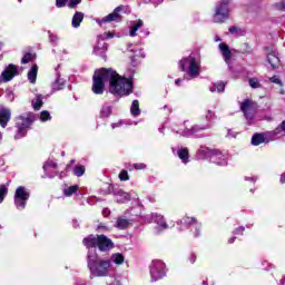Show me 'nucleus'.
I'll list each match as a JSON object with an SVG mask.
<instances>
[{
	"instance_id": "nucleus-5",
	"label": "nucleus",
	"mask_w": 285,
	"mask_h": 285,
	"mask_svg": "<svg viewBox=\"0 0 285 285\" xmlns=\"http://www.w3.org/2000/svg\"><path fill=\"white\" fill-rule=\"evenodd\" d=\"M35 122V114L29 112L26 115H20L16 119V128H18V132L14 136V139H22V137H26V134L28 132V128L32 126Z\"/></svg>"
},
{
	"instance_id": "nucleus-16",
	"label": "nucleus",
	"mask_w": 285,
	"mask_h": 285,
	"mask_svg": "<svg viewBox=\"0 0 285 285\" xmlns=\"http://www.w3.org/2000/svg\"><path fill=\"white\" fill-rule=\"evenodd\" d=\"M154 224H157L156 227V235H159V233H164V230H168L170 226H168V223H166V218L159 214H155L154 216Z\"/></svg>"
},
{
	"instance_id": "nucleus-51",
	"label": "nucleus",
	"mask_w": 285,
	"mask_h": 285,
	"mask_svg": "<svg viewBox=\"0 0 285 285\" xmlns=\"http://www.w3.org/2000/svg\"><path fill=\"white\" fill-rule=\"evenodd\" d=\"M97 230H98V233H108V230H110V228L104 224H100V225H98Z\"/></svg>"
},
{
	"instance_id": "nucleus-4",
	"label": "nucleus",
	"mask_w": 285,
	"mask_h": 285,
	"mask_svg": "<svg viewBox=\"0 0 285 285\" xmlns=\"http://www.w3.org/2000/svg\"><path fill=\"white\" fill-rule=\"evenodd\" d=\"M210 125H194L191 128H186V121L180 124L179 127L173 126V132L176 135H180V137H194L195 139H204V137H208L204 134V130H208Z\"/></svg>"
},
{
	"instance_id": "nucleus-42",
	"label": "nucleus",
	"mask_w": 285,
	"mask_h": 285,
	"mask_svg": "<svg viewBox=\"0 0 285 285\" xmlns=\"http://www.w3.org/2000/svg\"><path fill=\"white\" fill-rule=\"evenodd\" d=\"M155 215L156 214H148V215L141 216V219L145 224H153V222H155Z\"/></svg>"
},
{
	"instance_id": "nucleus-60",
	"label": "nucleus",
	"mask_w": 285,
	"mask_h": 285,
	"mask_svg": "<svg viewBox=\"0 0 285 285\" xmlns=\"http://www.w3.org/2000/svg\"><path fill=\"white\" fill-rule=\"evenodd\" d=\"M121 126V121L112 122L111 128L115 130V128H119Z\"/></svg>"
},
{
	"instance_id": "nucleus-56",
	"label": "nucleus",
	"mask_w": 285,
	"mask_h": 285,
	"mask_svg": "<svg viewBox=\"0 0 285 285\" xmlns=\"http://www.w3.org/2000/svg\"><path fill=\"white\" fill-rule=\"evenodd\" d=\"M269 80L272 81V83H277L278 86H282V80L277 78V76L269 78Z\"/></svg>"
},
{
	"instance_id": "nucleus-64",
	"label": "nucleus",
	"mask_w": 285,
	"mask_h": 285,
	"mask_svg": "<svg viewBox=\"0 0 285 285\" xmlns=\"http://www.w3.org/2000/svg\"><path fill=\"white\" fill-rule=\"evenodd\" d=\"M236 239H237L236 237L229 238V239H228V244H235V240H236Z\"/></svg>"
},
{
	"instance_id": "nucleus-46",
	"label": "nucleus",
	"mask_w": 285,
	"mask_h": 285,
	"mask_svg": "<svg viewBox=\"0 0 285 285\" xmlns=\"http://www.w3.org/2000/svg\"><path fill=\"white\" fill-rule=\"evenodd\" d=\"M33 57L35 56L30 52L26 53L21 59V63H30V61H32Z\"/></svg>"
},
{
	"instance_id": "nucleus-50",
	"label": "nucleus",
	"mask_w": 285,
	"mask_h": 285,
	"mask_svg": "<svg viewBox=\"0 0 285 285\" xmlns=\"http://www.w3.org/2000/svg\"><path fill=\"white\" fill-rule=\"evenodd\" d=\"M50 43H57L59 41V37L55 36L52 31H48Z\"/></svg>"
},
{
	"instance_id": "nucleus-57",
	"label": "nucleus",
	"mask_w": 285,
	"mask_h": 285,
	"mask_svg": "<svg viewBox=\"0 0 285 285\" xmlns=\"http://www.w3.org/2000/svg\"><path fill=\"white\" fill-rule=\"evenodd\" d=\"M7 99L9 101H14V92H12V90L7 91Z\"/></svg>"
},
{
	"instance_id": "nucleus-3",
	"label": "nucleus",
	"mask_w": 285,
	"mask_h": 285,
	"mask_svg": "<svg viewBox=\"0 0 285 285\" xmlns=\"http://www.w3.org/2000/svg\"><path fill=\"white\" fill-rule=\"evenodd\" d=\"M179 69L187 75V79H197L202 72V56L191 53L183 58Z\"/></svg>"
},
{
	"instance_id": "nucleus-11",
	"label": "nucleus",
	"mask_w": 285,
	"mask_h": 285,
	"mask_svg": "<svg viewBox=\"0 0 285 285\" xmlns=\"http://www.w3.org/2000/svg\"><path fill=\"white\" fill-rule=\"evenodd\" d=\"M209 161L216 166H226L228 164V153L219 149H213Z\"/></svg>"
},
{
	"instance_id": "nucleus-30",
	"label": "nucleus",
	"mask_w": 285,
	"mask_h": 285,
	"mask_svg": "<svg viewBox=\"0 0 285 285\" xmlns=\"http://www.w3.org/2000/svg\"><path fill=\"white\" fill-rule=\"evenodd\" d=\"M267 61L272 66V68L275 70L279 66V57H277V52L272 51L267 55Z\"/></svg>"
},
{
	"instance_id": "nucleus-34",
	"label": "nucleus",
	"mask_w": 285,
	"mask_h": 285,
	"mask_svg": "<svg viewBox=\"0 0 285 285\" xmlns=\"http://www.w3.org/2000/svg\"><path fill=\"white\" fill-rule=\"evenodd\" d=\"M205 119L207 122L196 124V126H208L209 125V128L207 130H210V128H213V119H215V112H213V110H207V114L205 115Z\"/></svg>"
},
{
	"instance_id": "nucleus-29",
	"label": "nucleus",
	"mask_w": 285,
	"mask_h": 285,
	"mask_svg": "<svg viewBox=\"0 0 285 285\" xmlns=\"http://www.w3.org/2000/svg\"><path fill=\"white\" fill-rule=\"evenodd\" d=\"M112 115V105L105 102L100 108V118L108 119Z\"/></svg>"
},
{
	"instance_id": "nucleus-12",
	"label": "nucleus",
	"mask_w": 285,
	"mask_h": 285,
	"mask_svg": "<svg viewBox=\"0 0 285 285\" xmlns=\"http://www.w3.org/2000/svg\"><path fill=\"white\" fill-rule=\"evenodd\" d=\"M240 110L244 114V117L247 119L248 124L255 119V105L249 99H246L240 104Z\"/></svg>"
},
{
	"instance_id": "nucleus-63",
	"label": "nucleus",
	"mask_w": 285,
	"mask_h": 285,
	"mask_svg": "<svg viewBox=\"0 0 285 285\" xmlns=\"http://www.w3.org/2000/svg\"><path fill=\"white\" fill-rule=\"evenodd\" d=\"M181 81H184V79H180V78L176 79L175 81L176 86H181Z\"/></svg>"
},
{
	"instance_id": "nucleus-40",
	"label": "nucleus",
	"mask_w": 285,
	"mask_h": 285,
	"mask_svg": "<svg viewBox=\"0 0 285 285\" xmlns=\"http://www.w3.org/2000/svg\"><path fill=\"white\" fill-rule=\"evenodd\" d=\"M85 173L86 167L83 165H77L73 167V175H76V177H83Z\"/></svg>"
},
{
	"instance_id": "nucleus-53",
	"label": "nucleus",
	"mask_w": 285,
	"mask_h": 285,
	"mask_svg": "<svg viewBox=\"0 0 285 285\" xmlns=\"http://www.w3.org/2000/svg\"><path fill=\"white\" fill-rule=\"evenodd\" d=\"M245 181H250L252 184H256L258 177L257 176H245Z\"/></svg>"
},
{
	"instance_id": "nucleus-13",
	"label": "nucleus",
	"mask_w": 285,
	"mask_h": 285,
	"mask_svg": "<svg viewBox=\"0 0 285 285\" xmlns=\"http://www.w3.org/2000/svg\"><path fill=\"white\" fill-rule=\"evenodd\" d=\"M110 193H112V195H115L118 204H126V202H130L129 193H126L122 189H115V187H112V185L107 186V195H110Z\"/></svg>"
},
{
	"instance_id": "nucleus-38",
	"label": "nucleus",
	"mask_w": 285,
	"mask_h": 285,
	"mask_svg": "<svg viewBox=\"0 0 285 285\" xmlns=\"http://www.w3.org/2000/svg\"><path fill=\"white\" fill-rule=\"evenodd\" d=\"M210 92H224L226 90V85L224 82H215L209 87Z\"/></svg>"
},
{
	"instance_id": "nucleus-1",
	"label": "nucleus",
	"mask_w": 285,
	"mask_h": 285,
	"mask_svg": "<svg viewBox=\"0 0 285 285\" xmlns=\"http://www.w3.org/2000/svg\"><path fill=\"white\" fill-rule=\"evenodd\" d=\"M106 83H109L111 95L122 97V95L132 92V76L121 77L112 68H101L95 71L91 87L94 95H101L106 90Z\"/></svg>"
},
{
	"instance_id": "nucleus-17",
	"label": "nucleus",
	"mask_w": 285,
	"mask_h": 285,
	"mask_svg": "<svg viewBox=\"0 0 285 285\" xmlns=\"http://www.w3.org/2000/svg\"><path fill=\"white\" fill-rule=\"evenodd\" d=\"M83 246L89 250H97L98 248V235H89L82 240Z\"/></svg>"
},
{
	"instance_id": "nucleus-43",
	"label": "nucleus",
	"mask_w": 285,
	"mask_h": 285,
	"mask_svg": "<svg viewBox=\"0 0 285 285\" xmlns=\"http://www.w3.org/2000/svg\"><path fill=\"white\" fill-rule=\"evenodd\" d=\"M132 168H135V170H146L147 165L144 163H136L131 165V168H129V170H132Z\"/></svg>"
},
{
	"instance_id": "nucleus-24",
	"label": "nucleus",
	"mask_w": 285,
	"mask_h": 285,
	"mask_svg": "<svg viewBox=\"0 0 285 285\" xmlns=\"http://www.w3.org/2000/svg\"><path fill=\"white\" fill-rule=\"evenodd\" d=\"M212 155H213V149L206 146H200L196 153L197 159H208V161H210Z\"/></svg>"
},
{
	"instance_id": "nucleus-28",
	"label": "nucleus",
	"mask_w": 285,
	"mask_h": 285,
	"mask_svg": "<svg viewBox=\"0 0 285 285\" xmlns=\"http://www.w3.org/2000/svg\"><path fill=\"white\" fill-rule=\"evenodd\" d=\"M51 88H52L53 92L63 90V88H66V80L63 78H61V75H59V72L57 73V78L52 82Z\"/></svg>"
},
{
	"instance_id": "nucleus-49",
	"label": "nucleus",
	"mask_w": 285,
	"mask_h": 285,
	"mask_svg": "<svg viewBox=\"0 0 285 285\" xmlns=\"http://www.w3.org/2000/svg\"><path fill=\"white\" fill-rule=\"evenodd\" d=\"M244 230H246V227L239 226L233 230V235H244Z\"/></svg>"
},
{
	"instance_id": "nucleus-58",
	"label": "nucleus",
	"mask_w": 285,
	"mask_h": 285,
	"mask_svg": "<svg viewBox=\"0 0 285 285\" xmlns=\"http://www.w3.org/2000/svg\"><path fill=\"white\" fill-rule=\"evenodd\" d=\"M73 285H86V281H83L81 278H76Z\"/></svg>"
},
{
	"instance_id": "nucleus-33",
	"label": "nucleus",
	"mask_w": 285,
	"mask_h": 285,
	"mask_svg": "<svg viewBox=\"0 0 285 285\" xmlns=\"http://www.w3.org/2000/svg\"><path fill=\"white\" fill-rule=\"evenodd\" d=\"M110 261V264H117L118 266H121V264H124L125 262V257H124V254L121 253H116V254H112L110 256V258H108Z\"/></svg>"
},
{
	"instance_id": "nucleus-32",
	"label": "nucleus",
	"mask_w": 285,
	"mask_h": 285,
	"mask_svg": "<svg viewBox=\"0 0 285 285\" xmlns=\"http://www.w3.org/2000/svg\"><path fill=\"white\" fill-rule=\"evenodd\" d=\"M144 26V20L134 21L129 29V37H137V31Z\"/></svg>"
},
{
	"instance_id": "nucleus-22",
	"label": "nucleus",
	"mask_w": 285,
	"mask_h": 285,
	"mask_svg": "<svg viewBox=\"0 0 285 285\" xmlns=\"http://www.w3.org/2000/svg\"><path fill=\"white\" fill-rule=\"evenodd\" d=\"M62 195L65 197H72V195H81V191L79 190V185H63L62 186Z\"/></svg>"
},
{
	"instance_id": "nucleus-6",
	"label": "nucleus",
	"mask_w": 285,
	"mask_h": 285,
	"mask_svg": "<svg viewBox=\"0 0 285 285\" xmlns=\"http://www.w3.org/2000/svg\"><path fill=\"white\" fill-rule=\"evenodd\" d=\"M230 0H222L215 6L214 22L224 23L230 17Z\"/></svg>"
},
{
	"instance_id": "nucleus-36",
	"label": "nucleus",
	"mask_w": 285,
	"mask_h": 285,
	"mask_svg": "<svg viewBox=\"0 0 285 285\" xmlns=\"http://www.w3.org/2000/svg\"><path fill=\"white\" fill-rule=\"evenodd\" d=\"M42 106H43V96L36 95V98L32 100L33 110H41Z\"/></svg>"
},
{
	"instance_id": "nucleus-44",
	"label": "nucleus",
	"mask_w": 285,
	"mask_h": 285,
	"mask_svg": "<svg viewBox=\"0 0 285 285\" xmlns=\"http://www.w3.org/2000/svg\"><path fill=\"white\" fill-rule=\"evenodd\" d=\"M249 86L250 88H262V83H259V79L257 78H250Z\"/></svg>"
},
{
	"instance_id": "nucleus-54",
	"label": "nucleus",
	"mask_w": 285,
	"mask_h": 285,
	"mask_svg": "<svg viewBox=\"0 0 285 285\" xmlns=\"http://www.w3.org/2000/svg\"><path fill=\"white\" fill-rule=\"evenodd\" d=\"M66 3H68V0H56V7L58 8H66Z\"/></svg>"
},
{
	"instance_id": "nucleus-61",
	"label": "nucleus",
	"mask_w": 285,
	"mask_h": 285,
	"mask_svg": "<svg viewBox=\"0 0 285 285\" xmlns=\"http://www.w3.org/2000/svg\"><path fill=\"white\" fill-rule=\"evenodd\" d=\"M239 29L237 27H230L229 32L230 35H235Z\"/></svg>"
},
{
	"instance_id": "nucleus-15",
	"label": "nucleus",
	"mask_w": 285,
	"mask_h": 285,
	"mask_svg": "<svg viewBox=\"0 0 285 285\" xmlns=\"http://www.w3.org/2000/svg\"><path fill=\"white\" fill-rule=\"evenodd\" d=\"M111 248H115V243H112V239L108 238L104 234L98 235V249L101 253H108V250H111Z\"/></svg>"
},
{
	"instance_id": "nucleus-45",
	"label": "nucleus",
	"mask_w": 285,
	"mask_h": 285,
	"mask_svg": "<svg viewBox=\"0 0 285 285\" xmlns=\"http://www.w3.org/2000/svg\"><path fill=\"white\" fill-rule=\"evenodd\" d=\"M120 181H128L130 179V176L128 175V170L124 169L119 174Z\"/></svg>"
},
{
	"instance_id": "nucleus-18",
	"label": "nucleus",
	"mask_w": 285,
	"mask_h": 285,
	"mask_svg": "<svg viewBox=\"0 0 285 285\" xmlns=\"http://www.w3.org/2000/svg\"><path fill=\"white\" fill-rule=\"evenodd\" d=\"M12 117V111L9 108L0 107V126L1 128H6L8 126V121Z\"/></svg>"
},
{
	"instance_id": "nucleus-55",
	"label": "nucleus",
	"mask_w": 285,
	"mask_h": 285,
	"mask_svg": "<svg viewBox=\"0 0 285 285\" xmlns=\"http://www.w3.org/2000/svg\"><path fill=\"white\" fill-rule=\"evenodd\" d=\"M188 262L190 264H195V262H197V255H195V253H191L188 257Z\"/></svg>"
},
{
	"instance_id": "nucleus-52",
	"label": "nucleus",
	"mask_w": 285,
	"mask_h": 285,
	"mask_svg": "<svg viewBox=\"0 0 285 285\" xmlns=\"http://www.w3.org/2000/svg\"><path fill=\"white\" fill-rule=\"evenodd\" d=\"M79 3H81V0H70L68 3L69 8H77V6H79Z\"/></svg>"
},
{
	"instance_id": "nucleus-2",
	"label": "nucleus",
	"mask_w": 285,
	"mask_h": 285,
	"mask_svg": "<svg viewBox=\"0 0 285 285\" xmlns=\"http://www.w3.org/2000/svg\"><path fill=\"white\" fill-rule=\"evenodd\" d=\"M87 267L90 279H95V277H110L112 273L110 259L99 257L95 249H89L87 253Z\"/></svg>"
},
{
	"instance_id": "nucleus-26",
	"label": "nucleus",
	"mask_w": 285,
	"mask_h": 285,
	"mask_svg": "<svg viewBox=\"0 0 285 285\" xmlns=\"http://www.w3.org/2000/svg\"><path fill=\"white\" fill-rule=\"evenodd\" d=\"M108 50V45L106 42H98V45L94 48L95 55L100 57L106 61V52Z\"/></svg>"
},
{
	"instance_id": "nucleus-39",
	"label": "nucleus",
	"mask_w": 285,
	"mask_h": 285,
	"mask_svg": "<svg viewBox=\"0 0 285 285\" xmlns=\"http://www.w3.org/2000/svg\"><path fill=\"white\" fill-rule=\"evenodd\" d=\"M39 119L42 124H46V121L52 120V116L50 115V111L43 110L40 112Z\"/></svg>"
},
{
	"instance_id": "nucleus-62",
	"label": "nucleus",
	"mask_w": 285,
	"mask_h": 285,
	"mask_svg": "<svg viewBox=\"0 0 285 285\" xmlns=\"http://www.w3.org/2000/svg\"><path fill=\"white\" fill-rule=\"evenodd\" d=\"M279 184H285V173L281 175Z\"/></svg>"
},
{
	"instance_id": "nucleus-19",
	"label": "nucleus",
	"mask_w": 285,
	"mask_h": 285,
	"mask_svg": "<svg viewBox=\"0 0 285 285\" xmlns=\"http://www.w3.org/2000/svg\"><path fill=\"white\" fill-rule=\"evenodd\" d=\"M268 135L265 132H256L252 136V146H262V144H268Z\"/></svg>"
},
{
	"instance_id": "nucleus-23",
	"label": "nucleus",
	"mask_w": 285,
	"mask_h": 285,
	"mask_svg": "<svg viewBox=\"0 0 285 285\" xmlns=\"http://www.w3.org/2000/svg\"><path fill=\"white\" fill-rule=\"evenodd\" d=\"M132 222H137V219H134V218L128 219L124 216H120L116 220V228H118V230H126V228H128V226H130Z\"/></svg>"
},
{
	"instance_id": "nucleus-9",
	"label": "nucleus",
	"mask_w": 285,
	"mask_h": 285,
	"mask_svg": "<svg viewBox=\"0 0 285 285\" xmlns=\"http://www.w3.org/2000/svg\"><path fill=\"white\" fill-rule=\"evenodd\" d=\"M121 12H126V6L124 4L118 6L111 13L101 19L96 18L95 21L98 26H101L102 23H111V21H121Z\"/></svg>"
},
{
	"instance_id": "nucleus-25",
	"label": "nucleus",
	"mask_w": 285,
	"mask_h": 285,
	"mask_svg": "<svg viewBox=\"0 0 285 285\" xmlns=\"http://www.w3.org/2000/svg\"><path fill=\"white\" fill-rule=\"evenodd\" d=\"M218 48L222 52V56L225 62L230 63V59H233V52L230 51V48L228 47V45L222 42L219 43Z\"/></svg>"
},
{
	"instance_id": "nucleus-8",
	"label": "nucleus",
	"mask_w": 285,
	"mask_h": 285,
	"mask_svg": "<svg viewBox=\"0 0 285 285\" xmlns=\"http://www.w3.org/2000/svg\"><path fill=\"white\" fill-rule=\"evenodd\" d=\"M28 199H30V189L19 186L14 193V206L18 210H24L28 205Z\"/></svg>"
},
{
	"instance_id": "nucleus-31",
	"label": "nucleus",
	"mask_w": 285,
	"mask_h": 285,
	"mask_svg": "<svg viewBox=\"0 0 285 285\" xmlns=\"http://www.w3.org/2000/svg\"><path fill=\"white\" fill-rule=\"evenodd\" d=\"M83 21V12L77 11L71 20L72 28H79L81 26V22Z\"/></svg>"
},
{
	"instance_id": "nucleus-41",
	"label": "nucleus",
	"mask_w": 285,
	"mask_h": 285,
	"mask_svg": "<svg viewBox=\"0 0 285 285\" xmlns=\"http://www.w3.org/2000/svg\"><path fill=\"white\" fill-rule=\"evenodd\" d=\"M6 195H8V187L6 185H0V204H3Z\"/></svg>"
},
{
	"instance_id": "nucleus-47",
	"label": "nucleus",
	"mask_w": 285,
	"mask_h": 285,
	"mask_svg": "<svg viewBox=\"0 0 285 285\" xmlns=\"http://www.w3.org/2000/svg\"><path fill=\"white\" fill-rule=\"evenodd\" d=\"M112 37H115L112 32H105L104 35L98 36V39H100L101 41H106V39H112Z\"/></svg>"
},
{
	"instance_id": "nucleus-14",
	"label": "nucleus",
	"mask_w": 285,
	"mask_h": 285,
	"mask_svg": "<svg viewBox=\"0 0 285 285\" xmlns=\"http://www.w3.org/2000/svg\"><path fill=\"white\" fill-rule=\"evenodd\" d=\"M19 75V68L14 65H9L1 73L0 76V83L3 81L4 83H8V81H12L14 77Z\"/></svg>"
},
{
	"instance_id": "nucleus-37",
	"label": "nucleus",
	"mask_w": 285,
	"mask_h": 285,
	"mask_svg": "<svg viewBox=\"0 0 285 285\" xmlns=\"http://www.w3.org/2000/svg\"><path fill=\"white\" fill-rule=\"evenodd\" d=\"M130 112L134 117H139V115H141V109L139 108V100L132 101Z\"/></svg>"
},
{
	"instance_id": "nucleus-10",
	"label": "nucleus",
	"mask_w": 285,
	"mask_h": 285,
	"mask_svg": "<svg viewBox=\"0 0 285 285\" xmlns=\"http://www.w3.org/2000/svg\"><path fill=\"white\" fill-rule=\"evenodd\" d=\"M177 224H183L184 226H190L194 237H199L202 235V223L197 222V218L185 216Z\"/></svg>"
},
{
	"instance_id": "nucleus-21",
	"label": "nucleus",
	"mask_w": 285,
	"mask_h": 285,
	"mask_svg": "<svg viewBox=\"0 0 285 285\" xmlns=\"http://www.w3.org/2000/svg\"><path fill=\"white\" fill-rule=\"evenodd\" d=\"M176 154L183 164H188L190 161V154L188 153L187 147L178 146L176 148Z\"/></svg>"
},
{
	"instance_id": "nucleus-27",
	"label": "nucleus",
	"mask_w": 285,
	"mask_h": 285,
	"mask_svg": "<svg viewBox=\"0 0 285 285\" xmlns=\"http://www.w3.org/2000/svg\"><path fill=\"white\" fill-rule=\"evenodd\" d=\"M42 168H43V171H45V175L41 176L42 179H46L47 177H48L49 179H55V176H56V175H50V174L48 173V170H50V168H57V163H55V161H52V160H47V161L43 164Z\"/></svg>"
},
{
	"instance_id": "nucleus-59",
	"label": "nucleus",
	"mask_w": 285,
	"mask_h": 285,
	"mask_svg": "<svg viewBox=\"0 0 285 285\" xmlns=\"http://www.w3.org/2000/svg\"><path fill=\"white\" fill-rule=\"evenodd\" d=\"M102 215H104V217H109L110 216V209L104 208L102 209Z\"/></svg>"
},
{
	"instance_id": "nucleus-20",
	"label": "nucleus",
	"mask_w": 285,
	"mask_h": 285,
	"mask_svg": "<svg viewBox=\"0 0 285 285\" xmlns=\"http://www.w3.org/2000/svg\"><path fill=\"white\" fill-rule=\"evenodd\" d=\"M128 50L129 52H132V55H130V59H131V63H136V61H138L139 59H144V57H146V53L144 52V50L139 49V48H132V45L128 46Z\"/></svg>"
},
{
	"instance_id": "nucleus-35",
	"label": "nucleus",
	"mask_w": 285,
	"mask_h": 285,
	"mask_svg": "<svg viewBox=\"0 0 285 285\" xmlns=\"http://www.w3.org/2000/svg\"><path fill=\"white\" fill-rule=\"evenodd\" d=\"M38 72H39V67L37 65H33L28 72V79H29L30 83H37Z\"/></svg>"
},
{
	"instance_id": "nucleus-48",
	"label": "nucleus",
	"mask_w": 285,
	"mask_h": 285,
	"mask_svg": "<svg viewBox=\"0 0 285 285\" xmlns=\"http://www.w3.org/2000/svg\"><path fill=\"white\" fill-rule=\"evenodd\" d=\"M276 10H279L281 12H285V1L282 0L281 2H276L275 4Z\"/></svg>"
},
{
	"instance_id": "nucleus-7",
	"label": "nucleus",
	"mask_w": 285,
	"mask_h": 285,
	"mask_svg": "<svg viewBox=\"0 0 285 285\" xmlns=\"http://www.w3.org/2000/svg\"><path fill=\"white\" fill-rule=\"evenodd\" d=\"M150 279L151 282H159L166 277V263L163 261H153L149 266Z\"/></svg>"
}]
</instances>
